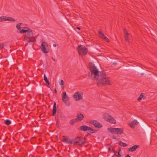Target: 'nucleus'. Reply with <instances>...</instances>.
<instances>
[{
	"mask_svg": "<svg viewBox=\"0 0 157 157\" xmlns=\"http://www.w3.org/2000/svg\"><path fill=\"white\" fill-rule=\"evenodd\" d=\"M89 68L90 72L89 73V76L91 79L98 81L97 85L102 86L111 84L109 78L106 77V74L105 71H99L93 63H90Z\"/></svg>",
	"mask_w": 157,
	"mask_h": 157,
	"instance_id": "nucleus-1",
	"label": "nucleus"
},
{
	"mask_svg": "<svg viewBox=\"0 0 157 157\" xmlns=\"http://www.w3.org/2000/svg\"><path fill=\"white\" fill-rule=\"evenodd\" d=\"M26 32H27V34L25 35L24 40L28 43H32L35 41L36 39L33 36V33L32 30H29Z\"/></svg>",
	"mask_w": 157,
	"mask_h": 157,
	"instance_id": "nucleus-2",
	"label": "nucleus"
},
{
	"mask_svg": "<svg viewBox=\"0 0 157 157\" xmlns=\"http://www.w3.org/2000/svg\"><path fill=\"white\" fill-rule=\"evenodd\" d=\"M73 141L74 142V145L81 146L86 142V140L85 138L77 137L73 139Z\"/></svg>",
	"mask_w": 157,
	"mask_h": 157,
	"instance_id": "nucleus-3",
	"label": "nucleus"
},
{
	"mask_svg": "<svg viewBox=\"0 0 157 157\" xmlns=\"http://www.w3.org/2000/svg\"><path fill=\"white\" fill-rule=\"evenodd\" d=\"M107 130L111 133L117 135H121L123 133V129L121 128H109Z\"/></svg>",
	"mask_w": 157,
	"mask_h": 157,
	"instance_id": "nucleus-4",
	"label": "nucleus"
},
{
	"mask_svg": "<svg viewBox=\"0 0 157 157\" xmlns=\"http://www.w3.org/2000/svg\"><path fill=\"white\" fill-rule=\"evenodd\" d=\"M77 50L79 55L82 56H85L87 53V48L83 45H79Z\"/></svg>",
	"mask_w": 157,
	"mask_h": 157,
	"instance_id": "nucleus-5",
	"label": "nucleus"
},
{
	"mask_svg": "<svg viewBox=\"0 0 157 157\" xmlns=\"http://www.w3.org/2000/svg\"><path fill=\"white\" fill-rule=\"evenodd\" d=\"M22 24L21 23H19L16 26L17 29L19 30V31H17V33L21 34L26 33L30 29L28 27H21V26Z\"/></svg>",
	"mask_w": 157,
	"mask_h": 157,
	"instance_id": "nucleus-6",
	"label": "nucleus"
},
{
	"mask_svg": "<svg viewBox=\"0 0 157 157\" xmlns=\"http://www.w3.org/2000/svg\"><path fill=\"white\" fill-rule=\"evenodd\" d=\"M41 49V50L45 53H48L49 51V49L47 43L44 42L42 43Z\"/></svg>",
	"mask_w": 157,
	"mask_h": 157,
	"instance_id": "nucleus-7",
	"label": "nucleus"
},
{
	"mask_svg": "<svg viewBox=\"0 0 157 157\" xmlns=\"http://www.w3.org/2000/svg\"><path fill=\"white\" fill-rule=\"evenodd\" d=\"M83 96V94L82 93H79L78 91L75 93L73 97L75 100L77 101L82 99Z\"/></svg>",
	"mask_w": 157,
	"mask_h": 157,
	"instance_id": "nucleus-8",
	"label": "nucleus"
},
{
	"mask_svg": "<svg viewBox=\"0 0 157 157\" xmlns=\"http://www.w3.org/2000/svg\"><path fill=\"white\" fill-rule=\"evenodd\" d=\"M89 123L92 124L95 127L97 128H100L102 127V125L96 120L90 121Z\"/></svg>",
	"mask_w": 157,
	"mask_h": 157,
	"instance_id": "nucleus-9",
	"label": "nucleus"
},
{
	"mask_svg": "<svg viewBox=\"0 0 157 157\" xmlns=\"http://www.w3.org/2000/svg\"><path fill=\"white\" fill-rule=\"evenodd\" d=\"M63 141L69 144H74V142L73 141V139L71 140L70 138L65 136H63Z\"/></svg>",
	"mask_w": 157,
	"mask_h": 157,
	"instance_id": "nucleus-10",
	"label": "nucleus"
},
{
	"mask_svg": "<svg viewBox=\"0 0 157 157\" xmlns=\"http://www.w3.org/2000/svg\"><path fill=\"white\" fill-rule=\"evenodd\" d=\"M62 100L65 103L67 102L69 100V97L67 95L66 92L65 91L63 92Z\"/></svg>",
	"mask_w": 157,
	"mask_h": 157,
	"instance_id": "nucleus-11",
	"label": "nucleus"
},
{
	"mask_svg": "<svg viewBox=\"0 0 157 157\" xmlns=\"http://www.w3.org/2000/svg\"><path fill=\"white\" fill-rule=\"evenodd\" d=\"M84 118V116L80 113H78L76 115V120L77 121H80Z\"/></svg>",
	"mask_w": 157,
	"mask_h": 157,
	"instance_id": "nucleus-12",
	"label": "nucleus"
},
{
	"mask_svg": "<svg viewBox=\"0 0 157 157\" xmlns=\"http://www.w3.org/2000/svg\"><path fill=\"white\" fill-rule=\"evenodd\" d=\"M98 34L100 37L102 39L104 40L105 41L108 42L109 41V39L104 35V34L101 32L100 31L98 32Z\"/></svg>",
	"mask_w": 157,
	"mask_h": 157,
	"instance_id": "nucleus-13",
	"label": "nucleus"
},
{
	"mask_svg": "<svg viewBox=\"0 0 157 157\" xmlns=\"http://www.w3.org/2000/svg\"><path fill=\"white\" fill-rule=\"evenodd\" d=\"M138 123L139 122L136 120H134L133 121H131L129 125L132 128H134L135 126L137 125Z\"/></svg>",
	"mask_w": 157,
	"mask_h": 157,
	"instance_id": "nucleus-14",
	"label": "nucleus"
},
{
	"mask_svg": "<svg viewBox=\"0 0 157 157\" xmlns=\"http://www.w3.org/2000/svg\"><path fill=\"white\" fill-rule=\"evenodd\" d=\"M89 127L86 125H82L80 126L78 129L80 130L85 132L88 130Z\"/></svg>",
	"mask_w": 157,
	"mask_h": 157,
	"instance_id": "nucleus-15",
	"label": "nucleus"
},
{
	"mask_svg": "<svg viewBox=\"0 0 157 157\" xmlns=\"http://www.w3.org/2000/svg\"><path fill=\"white\" fill-rule=\"evenodd\" d=\"M139 146L138 145H134L132 147L128 148V150L131 152L135 151L136 149L139 147Z\"/></svg>",
	"mask_w": 157,
	"mask_h": 157,
	"instance_id": "nucleus-16",
	"label": "nucleus"
},
{
	"mask_svg": "<svg viewBox=\"0 0 157 157\" xmlns=\"http://www.w3.org/2000/svg\"><path fill=\"white\" fill-rule=\"evenodd\" d=\"M103 118L106 121H108L110 118H111V116L107 113H104L103 116Z\"/></svg>",
	"mask_w": 157,
	"mask_h": 157,
	"instance_id": "nucleus-17",
	"label": "nucleus"
},
{
	"mask_svg": "<svg viewBox=\"0 0 157 157\" xmlns=\"http://www.w3.org/2000/svg\"><path fill=\"white\" fill-rule=\"evenodd\" d=\"M56 102H54L53 107V111H52V115L54 116L55 114H56Z\"/></svg>",
	"mask_w": 157,
	"mask_h": 157,
	"instance_id": "nucleus-18",
	"label": "nucleus"
},
{
	"mask_svg": "<svg viewBox=\"0 0 157 157\" xmlns=\"http://www.w3.org/2000/svg\"><path fill=\"white\" fill-rule=\"evenodd\" d=\"M108 121L112 124H116V120L111 116V118H109Z\"/></svg>",
	"mask_w": 157,
	"mask_h": 157,
	"instance_id": "nucleus-19",
	"label": "nucleus"
},
{
	"mask_svg": "<svg viewBox=\"0 0 157 157\" xmlns=\"http://www.w3.org/2000/svg\"><path fill=\"white\" fill-rule=\"evenodd\" d=\"M44 80L46 82V84L48 85H49V82L48 79L47 77H46L45 75L44 74Z\"/></svg>",
	"mask_w": 157,
	"mask_h": 157,
	"instance_id": "nucleus-20",
	"label": "nucleus"
},
{
	"mask_svg": "<svg viewBox=\"0 0 157 157\" xmlns=\"http://www.w3.org/2000/svg\"><path fill=\"white\" fill-rule=\"evenodd\" d=\"M119 144V145L123 147H126L127 146V144L126 143H124L121 141H120Z\"/></svg>",
	"mask_w": 157,
	"mask_h": 157,
	"instance_id": "nucleus-21",
	"label": "nucleus"
},
{
	"mask_svg": "<svg viewBox=\"0 0 157 157\" xmlns=\"http://www.w3.org/2000/svg\"><path fill=\"white\" fill-rule=\"evenodd\" d=\"M77 121L76 119L75 118L71 120L70 121V123L71 125H73L75 124V122Z\"/></svg>",
	"mask_w": 157,
	"mask_h": 157,
	"instance_id": "nucleus-22",
	"label": "nucleus"
},
{
	"mask_svg": "<svg viewBox=\"0 0 157 157\" xmlns=\"http://www.w3.org/2000/svg\"><path fill=\"white\" fill-rule=\"evenodd\" d=\"M5 123L7 125H9L11 124V121L9 119L6 120L5 121Z\"/></svg>",
	"mask_w": 157,
	"mask_h": 157,
	"instance_id": "nucleus-23",
	"label": "nucleus"
},
{
	"mask_svg": "<svg viewBox=\"0 0 157 157\" xmlns=\"http://www.w3.org/2000/svg\"><path fill=\"white\" fill-rule=\"evenodd\" d=\"M1 21H8V17L5 16H2L1 17Z\"/></svg>",
	"mask_w": 157,
	"mask_h": 157,
	"instance_id": "nucleus-24",
	"label": "nucleus"
},
{
	"mask_svg": "<svg viewBox=\"0 0 157 157\" xmlns=\"http://www.w3.org/2000/svg\"><path fill=\"white\" fill-rule=\"evenodd\" d=\"M126 34H124L125 36H124V38L128 42V43H129V41L128 40V36L129 35V34L128 33H126Z\"/></svg>",
	"mask_w": 157,
	"mask_h": 157,
	"instance_id": "nucleus-25",
	"label": "nucleus"
},
{
	"mask_svg": "<svg viewBox=\"0 0 157 157\" xmlns=\"http://www.w3.org/2000/svg\"><path fill=\"white\" fill-rule=\"evenodd\" d=\"M144 93H142L139 96V97L138 98L137 100L138 101H140L144 97Z\"/></svg>",
	"mask_w": 157,
	"mask_h": 157,
	"instance_id": "nucleus-26",
	"label": "nucleus"
},
{
	"mask_svg": "<svg viewBox=\"0 0 157 157\" xmlns=\"http://www.w3.org/2000/svg\"><path fill=\"white\" fill-rule=\"evenodd\" d=\"M108 151H110L111 152H115L114 150L112 148V146H110V147H109L108 148Z\"/></svg>",
	"mask_w": 157,
	"mask_h": 157,
	"instance_id": "nucleus-27",
	"label": "nucleus"
},
{
	"mask_svg": "<svg viewBox=\"0 0 157 157\" xmlns=\"http://www.w3.org/2000/svg\"><path fill=\"white\" fill-rule=\"evenodd\" d=\"M8 21H15V20L11 17H8Z\"/></svg>",
	"mask_w": 157,
	"mask_h": 157,
	"instance_id": "nucleus-28",
	"label": "nucleus"
},
{
	"mask_svg": "<svg viewBox=\"0 0 157 157\" xmlns=\"http://www.w3.org/2000/svg\"><path fill=\"white\" fill-rule=\"evenodd\" d=\"M121 151V149H119V151H118V155H117L116 154H114V155H117V157H121V154L120 153V152Z\"/></svg>",
	"mask_w": 157,
	"mask_h": 157,
	"instance_id": "nucleus-29",
	"label": "nucleus"
},
{
	"mask_svg": "<svg viewBox=\"0 0 157 157\" xmlns=\"http://www.w3.org/2000/svg\"><path fill=\"white\" fill-rule=\"evenodd\" d=\"M59 84L60 85H63V81L62 80H60V81L59 82Z\"/></svg>",
	"mask_w": 157,
	"mask_h": 157,
	"instance_id": "nucleus-30",
	"label": "nucleus"
},
{
	"mask_svg": "<svg viewBox=\"0 0 157 157\" xmlns=\"http://www.w3.org/2000/svg\"><path fill=\"white\" fill-rule=\"evenodd\" d=\"M4 44L2 43H0V50L2 49L4 47Z\"/></svg>",
	"mask_w": 157,
	"mask_h": 157,
	"instance_id": "nucleus-31",
	"label": "nucleus"
},
{
	"mask_svg": "<svg viewBox=\"0 0 157 157\" xmlns=\"http://www.w3.org/2000/svg\"><path fill=\"white\" fill-rule=\"evenodd\" d=\"M88 130H90V131H91L92 132H94V131H95V130H94L92 128L90 127H89Z\"/></svg>",
	"mask_w": 157,
	"mask_h": 157,
	"instance_id": "nucleus-32",
	"label": "nucleus"
},
{
	"mask_svg": "<svg viewBox=\"0 0 157 157\" xmlns=\"http://www.w3.org/2000/svg\"><path fill=\"white\" fill-rule=\"evenodd\" d=\"M126 33H128L127 31L126 30V29H125L124 30V34H126Z\"/></svg>",
	"mask_w": 157,
	"mask_h": 157,
	"instance_id": "nucleus-33",
	"label": "nucleus"
},
{
	"mask_svg": "<svg viewBox=\"0 0 157 157\" xmlns=\"http://www.w3.org/2000/svg\"><path fill=\"white\" fill-rule=\"evenodd\" d=\"M53 47H56V44H53Z\"/></svg>",
	"mask_w": 157,
	"mask_h": 157,
	"instance_id": "nucleus-34",
	"label": "nucleus"
},
{
	"mask_svg": "<svg viewBox=\"0 0 157 157\" xmlns=\"http://www.w3.org/2000/svg\"><path fill=\"white\" fill-rule=\"evenodd\" d=\"M59 124V122L58 121H57L56 122V124L58 125Z\"/></svg>",
	"mask_w": 157,
	"mask_h": 157,
	"instance_id": "nucleus-35",
	"label": "nucleus"
},
{
	"mask_svg": "<svg viewBox=\"0 0 157 157\" xmlns=\"http://www.w3.org/2000/svg\"><path fill=\"white\" fill-rule=\"evenodd\" d=\"M54 91H55V92L56 93H57V90H56V88H55V90H54Z\"/></svg>",
	"mask_w": 157,
	"mask_h": 157,
	"instance_id": "nucleus-36",
	"label": "nucleus"
},
{
	"mask_svg": "<svg viewBox=\"0 0 157 157\" xmlns=\"http://www.w3.org/2000/svg\"><path fill=\"white\" fill-rule=\"evenodd\" d=\"M76 29H77L78 30H80V28L79 27H77Z\"/></svg>",
	"mask_w": 157,
	"mask_h": 157,
	"instance_id": "nucleus-37",
	"label": "nucleus"
},
{
	"mask_svg": "<svg viewBox=\"0 0 157 157\" xmlns=\"http://www.w3.org/2000/svg\"><path fill=\"white\" fill-rule=\"evenodd\" d=\"M91 135V133H89L87 135V136H88Z\"/></svg>",
	"mask_w": 157,
	"mask_h": 157,
	"instance_id": "nucleus-38",
	"label": "nucleus"
},
{
	"mask_svg": "<svg viewBox=\"0 0 157 157\" xmlns=\"http://www.w3.org/2000/svg\"><path fill=\"white\" fill-rule=\"evenodd\" d=\"M52 59L54 61H55V59H54L53 57H52Z\"/></svg>",
	"mask_w": 157,
	"mask_h": 157,
	"instance_id": "nucleus-39",
	"label": "nucleus"
},
{
	"mask_svg": "<svg viewBox=\"0 0 157 157\" xmlns=\"http://www.w3.org/2000/svg\"><path fill=\"white\" fill-rule=\"evenodd\" d=\"M67 106H69L70 105V103H67Z\"/></svg>",
	"mask_w": 157,
	"mask_h": 157,
	"instance_id": "nucleus-40",
	"label": "nucleus"
},
{
	"mask_svg": "<svg viewBox=\"0 0 157 157\" xmlns=\"http://www.w3.org/2000/svg\"><path fill=\"white\" fill-rule=\"evenodd\" d=\"M1 17H0V22H1L2 21H1Z\"/></svg>",
	"mask_w": 157,
	"mask_h": 157,
	"instance_id": "nucleus-41",
	"label": "nucleus"
},
{
	"mask_svg": "<svg viewBox=\"0 0 157 157\" xmlns=\"http://www.w3.org/2000/svg\"><path fill=\"white\" fill-rule=\"evenodd\" d=\"M144 75V73H142L141 74V75Z\"/></svg>",
	"mask_w": 157,
	"mask_h": 157,
	"instance_id": "nucleus-42",
	"label": "nucleus"
},
{
	"mask_svg": "<svg viewBox=\"0 0 157 157\" xmlns=\"http://www.w3.org/2000/svg\"><path fill=\"white\" fill-rule=\"evenodd\" d=\"M155 121H157V120H155Z\"/></svg>",
	"mask_w": 157,
	"mask_h": 157,
	"instance_id": "nucleus-43",
	"label": "nucleus"
},
{
	"mask_svg": "<svg viewBox=\"0 0 157 157\" xmlns=\"http://www.w3.org/2000/svg\"><path fill=\"white\" fill-rule=\"evenodd\" d=\"M144 99H145V97H144Z\"/></svg>",
	"mask_w": 157,
	"mask_h": 157,
	"instance_id": "nucleus-44",
	"label": "nucleus"
}]
</instances>
